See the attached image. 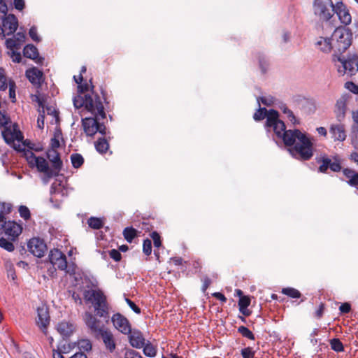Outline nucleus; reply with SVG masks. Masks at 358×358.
I'll return each mask as SVG.
<instances>
[{
	"instance_id": "nucleus-30",
	"label": "nucleus",
	"mask_w": 358,
	"mask_h": 358,
	"mask_svg": "<svg viewBox=\"0 0 358 358\" xmlns=\"http://www.w3.org/2000/svg\"><path fill=\"white\" fill-rule=\"evenodd\" d=\"M143 348V353L145 356L149 357H154L157 354L156 348L150 343H145Z\"/></svg>"
},
{
	"instance_id": "nucleus-27",
	"label": "nucleus",
	"mask_w": 358,
	"mask_h": 358,
	"mask_svg": "<svg viewBox=\"0 0 358 358\" xmlns=\"http://www.w3.org/2000/svg\"><path fill=\"white\" fill-rule=\"evenodd\" d=\"M23 53L24 57L36 59L38 57V52L37 48L34 45H27L24 48Z\"/></svg>"
},
{
	"instance_id": "nucleus-56",
	"label": "nucleus",
	"mask_w": 358,
	"mask_h": 358,
	"mask_svg": "<svg viewBox=\"0 0 358 358\" xmlns=\"http://www.w3.org/2000/svg\"><path fill=\"white\" fill-rule=\"evenodd\" d=\"M259 62L262 71L266 73L268 66L267 60L264 57H259Z\"/></svg>"
},
{
	"instance_id": "nucleus-61",
	"label": "nucleus",
	"mask_w": 358,
	"mask_h": 358,
	"mask_svg": "<svg viewBox=\"0 0 358 358\" xmlns=\"http://www.w3.org/2000/svg\"><path fill=\"white\" fill-rule=\"evenodd\" d=\"M11 57L14 62H20L21 61V55L20 52H16L15 50H11Z\"/></svg>"
},
{
	"instance_id": "nucleus-23",
	"label": "nucleus",
	"mask_w": 358,
	"mask_h": 358,
	"mask_svg": "<svg viewBox=\"0 0 358 358\" xmlns=\"http://www.w3.org/2000/svg\"><path fill=\"white\" fill-rule=\"evenodd\" d=\"M315 46L324 53H328L331 50H334V45L331 38L320 37L315 43Z\"/></svg>"
},
{
	"instance_id": "nucleus-45",
	"label": "nucleus",
	"mask_w": 358,
	"mask_h": 358,
	"mask_svg": "<svg viewBox=\"0 0 358 358\" xmlns=\"http://www.w3.org/2000/svg\"><path fill=\"white\" fill-rule=\"evenodd\" d=\"M60 136H61V132L59 131H57L55 133L54 137L51 139V142H50L51 148L50 149L56 150L57 148L59 147L60 143H59V139Z\"/></svg>"
},
{
	"instance_id": "nucleus-41",
	"label": "nucleus",
	"mask_w": 358,
	"mask_h": 358,
	"mask_svg": "<svg viewBox=\"0 0 358 358\" xmlns=\"http://www.w3.org/2000/svg\"><path fill=\"white\" fill-rule=\"evenodd\" d=\"M73 105L75 108H80L83 106L85 107V94L84 96L78 95L73 99Z\"/></svg>"
},
{
	"instance_id": "nucleus-2",
	"label": "nucleus",
	"mask_w": 358,
	"mask_h": 358,
	"mask_svg": "<svg viewBox=\"0 0 358 358\" xmlns=\"http://www.w3.org/2000/svg\"><path fill=\"white\" fill-rule=\"evenodd\" d=\"M284 143L287 145H294L289 149L292 155L303 160L310 159L313 155V143L310 140L298 129L287 130L281 137Z\"/></svg>"
},
{
	"instance_id": "nucleus-26",
	"label": "nucleus",
	"mask_w": 358,
	"mask_h": 358,
	"mask_svg": "<svg viewBox=\"0 0 358 358\" xmlns=\"http://www.w3.org/2000/svg\"><path fill=\"white\" fill-rule=\"evenodd\" d=\"M343 173L348 179V185L352 187L358 186V172L347 168L343 170Z\"/></svg>"
},
{
	"instance_id": "nucleus-44",
	"label": "nucleus",
	"mask_w": 358,
	"mask_h": 358,
	"mask_svg": "<svg viewBox=\"0 0 358 358\" xmlns=\"http://www.w3.org/2000/svg\"><path fill=\"white\" fill-rule=\"evenodd\" d=\"M260 102L267 106H271L274 103V97L272 96H266L257 98V103L259 106H260Z\"/></svg>"
},
{
	"instance_id": "nucleus-9",
	"label": "nucleus",
	"mask_w": 358,
	"mask_h": 358,
	"mask_svg": "<svg viewBox=\"0 0 358 358\" xmlns=\"http://www.w3.org/2000/svg\"><path fill=\"white\" fill-rule=\"evenodd\" d=\"M316 162L320 164L318 168V171L320 173H326L328 169L334 172H338L341 170L340 161L336 157L332 161L327 155H322L316 157Z\"/></svg>"
},
{
	"instance_id": "nucleus-16",
	"label": "nucleus",
	"mask_w": 358,
	"mask_h": 358,
	"mask_svg": "<svg viewBox=\"0 0 358 358\" xmlns=\"http://www.w3.org/2000/svg\"><path fill=\"white\" fill-rule=\"evenodd\" d=\"M2 25L5 29L6 35L13 34L17 29L18 22L16 17L13 14L4 15L2 14Z\"/></svg>"
},
{
	"instance_id": "nucleus-24",
	"label": "nucleus",
	"mask_w": 358,
	"mask_h": 358,
	"mask_svg": "<svg viewBox=\"0 0 358 358\" xmlns=\"http://www.w3.org/2000/svg\"><path fill=\"white\" fill-rule=\"evenodd\" d=\"M330 133L336 141H343L346 138L345 127L341 124L332 125L330 128Z\"/></svg>"
},
{
	"instance_id": "nucleus-48",
	"label": "nucleus",
	"mask_w": 358,
	"mask_h": 358,
	"mask_svg": "<svg viewBox=\"0 0 358 358\" xmlns=\"http://www.w3.org/2000/svg\"><path fill=\"white\" fill-rule=\"evenodd\" d=\"M250 304V299L248 296H242L238 301L239 309L248 308Z\"/></svg>"
},
{
	"instance_id": "nucleus-15",
	"label": "nucleus",
	"mask_w": 358,
	"mask_h": 358,
	"mask_svg": "<svg viewBox=\"0 0 358 358\" xmlns=\"http://www.w3.org/2000/svg\"><path fill=\"white\" fill-rule=\"evenodd\" d=\"M334 9V13H336L338 15L342 24L348 25L351 23V15L350 14L348 9L347 8L346 6L343 3V1H338L336 4H335Z\"/></svg>"
},
{
	"instance_id": "nucleus-13",
	"label": "nucleus",
	"mask_w": 358,
	"mask_h": 358,
	"mask_svg": "<svg viewBox=\"0 0 358 358\" xmlns=\"http://www.w3.org/2000/svg\"><path fill=\"white\" fill-rule=\"evenodd\" d=\"M83 320L94 336L104 329V327L101 325V322L91 313L86 312L83 315Z\"/></svg>"
},
{
	"instance_id": "nucleus-58",
	"label": "nucleus",
	"mask_w": 358,
	"mask_h": 358,
	"mask_svg": "<svg viewBox=\"0 0 358 358\" xmlns=\"http://www.w3.org/2000/svg\"><path fill=\"white\" fill-rule=\"evenodd\" d=\"M109 255L112 259H113L116 262L120 261L122 257L120 252L115 249H113L109 252Z\"/></svg>"
},
{
	"instance_id": "nucleus-43",
	"label": "nucleus",
	"mask_w": 358,
	"mask_h": 358,
	"mask_svg": "<svg viewBox=\"0 0 358 358\" xmlns=\"http://www.w3.org/2000/svg\"><path fill=\"white\" fill-rule=\"evenodd\" d=\"M280 109L284 114L287 115V117H288L290 122H292L293 124H295L296 122V117L294 115L292 111L289 110L285 105L282 106L280 107Z\"/></svg>"
},
{
	"instance_id": "nucleus-25",
	"label": "nucleus",
	"mask_w": 358,
	"mask_h": 358,
	"mask_svg": "<svg viewBox=\"0 0 358 358\" xmlns=\"http://www.w3.org/2000/svg\"><path fill=\"white\" fill-rule=\"evenodd\" d=\"M57 331L63 337L70 336L74 331V326L69 322H62L57 325Z\"/></svg>"
},
{
	"instance_id": "nucleus-53",
	"label": "nucleus",
	"mask_w": 358,
	"mask_h": 358,
	"mask_svg": "<svg viewBox=\"0 0 358 358\" xmlns=\"http://www.w3.org/2000/svg\"><path fill=\"white\" fill-rule=\"evenodd\" d=\"M29 34L31 39L34 41L39 42L41 41L40 38L37 34V29L35 27H32L30 28Z\"/></svg>"
},
{
	"instance_id": "nucleus-7",
	"label": "nucleus",
	"mask_w": 358,
	"mask_h": 358,
	"mask_svg": "<svg viewBox=\"0 0 358 358\" xmlns=\"http://www.w3.org/2000/svg\"><path fill=\"white\" fill-rule=\"evenodd\" d=\"M278 113L275 110H270L268 120L266 122L265 127L268 130L273 129L276 136L281 138L284 132H286L285 123L279 120Z\"/></svg>"
},
{
	"instance_id": "nucleus-8",
	"label": "nucleus",
	"mask_w": 358,
	"mask_h": 358,
	"mask_svg": "<svg viewBox=\"0 0 358 358\" xmlns=\"http://www.w3.org/2000/svg\"><path fill=\"white\" fill-rule=\"evenodd\" d=\"M28 161L29 164L35 165L38 171L44 173L45 176L43 180L45 182L53 176L57 175V173L49 167L48 163L42 157H36L32 152H30Z\"/></svg>"
},
{
	"instance_id": "nucleus-54",
	"label": "nucleus",
	"mask_w": 358,
	"mask_h": 358,
	"mask_svg": "<svg viewBox=\"0 0 358 358\" xmlns=\"http://www.w3.org/2000/svg\"><path fill=\"white\" fill-rule=\"evenodd\" d=\"M151 237L153 240L155 247L159 248L162 243L159 234L156 231H154L152 233Z\"/></svg>"
},
{
	"instance_id": "nucleus-21",
	"label": "nucleus",
	"mask_w": 358,
	"mask_h": 358,
	"mask_svg": "<svg viewBox=\"0 0 358 358\" xmlns=\"http://www.w3.org/2000/svg\"><path fill=\"white\" fill-rule=\"evenodd\" d=\"M43 72L38 68L33 67L26 71V76L34 85L40 86L43 82Z\"/></svg>"
},
{
	"instance_id": "nucleus-59",
	"label": "nucleus",
	"mask_w": 358,
	"mask_h": 358,
	"mask_svg": "<svg viewBox=\"0 0 358 358\" xmlns=\"http://www.w3.org/2000/svg\"><path fill=\"white\" fill-rule=\"evenodd\" d=\"M352 143L355 148H358V126L353 129Z\"/></svg>"
},
{
	"instance_id": "nucleus-51",
	"label": "nucleus",
	"mask_w": 358,
	"mask_h": 358,
	"mask_svg": "<svg viewBox=\"0 0 358 358\" xmlns=\"http://www.w3.org/2000/svg\"><path fill=\"white\" fill-rule=\"evenodd\" d=\"M44 119H45V110L43 108L42 110H39V115L37 119V127L39 129H43L44 127Z\"/></svg>"
},
{
	"instance_id": "nucleus-20",
	"label": "nucleus",
	"mask_w": 358,
	"mask_h": 358,
	"mask_svg": "<svg viewBox=\"0 0 358 358\" xmlns=\"http://www.w3.org/2000/svg\"><path fill=\"white\" fill-rule=\"evenodd\" d=\"M129 334V343L133 348L141 349L145 345V340L140 331L131 330Z\"/></svg>"
},
{
	"instance_id": "nucleus-52",
	"label": "nucleus",
	"mask_w": 358,
	"mask_h": 358,
	"mask_svg": "<svg viewBox=\"0 0 358 358\" xmlns=\"http://www.w3.org/2000/svg\"><path fill=\"white\" fill-rule=\"evenodd\" d=\"M241 355L243 358H253L255 352L252 350L250 348H245L242 349Z\"/></svg>"
},
{
	"instance_id": "nucleus-37",
	"label": "nucleus",
	"mask_w": 358,
	"mask_h": 358,
	"mask_svg": "<svg viewBox=\"0 0 358 358\" xmlns=\"http://www.w3.org/2000/svg\"><path fill=\"white\" fill-rule=\"evenodd\" d=\"M6 47L8 49L10 50H14L15 49H19L20 48V45L19 43V42H17L15 38H8L6 39Z\"/></svg>"
},
{
	"instance_id": "nucleus-4",
	"label": "nucleus",
	"mask_w": 358,
	"mask_h": 358,
	"mask_svg": "<svg viewBox=\"0 0 358 358\" xmlns=\"http://www.w3.org/2000/svg\"><path fill=\"white\" fill-rule=\"evenodd\" d=\"M335 4L333 0H314L312 12L315 19L320 22H327L334 16Z\"/></svg>"
},
{
	"instance_id": "nucleus-39",
	"label": "nucleus",
	"mask_w": 358,
	"mask_h": 358,
	"mask_svg": "<svg viewBox=\"0 0 358 358\" xmlns=\"http://www.w3.org/2000/svg\"><path fill=\"white\" fill-rule=\"evenodd\" d=\"M332 350L336 352H341L343 350V345L341 341L338 338H333L330 341Z\"/></svg>"
},
{
	"instance_id": "nucleus-57",
	"label": "nucleus",
	"mask_w": 358,
	"mask_h": 358,
	"mask_svg": "<svg viewBox=\"0 0 358 358\" xmlns=\"http://www.w3.org/2000/svg\"><path fill=\"white\" fill-rule=\"evenodd\" d=\"M345 87L354 94H358V86L352 82H347Z\"/></svg>"
},
{
	"instance_id": "nucleus-14",
	"label": "nucleus",
	"mask_w": 358,
	"mask_h": 358,
	"mask_svg": "<svg viewBox=\"0 0 358 358\" xmlns=\"http://www.w3.org/2000/svg\"><path fill=\"white\" fill-rule=\"evenodd\" d=\"M94 116L85 117L82 120L85 132L87 135L91 136L97 132V130H99V121L103 119L101 117L98 118L96 115Z\"/></svg>"
},
{
	"instance_id": "nucleus-12",
	"label": "nucleus",
	"mask_w": 358,
	"mask_h": 358,
	"mask_svg": "<svg viewBox=\"0 0 358 358\" xmlns=\"http://www.w3.org/2000/svg\"><path fill=\"white\" fill-rule=\"evenodd\" d=\"M29 251L37 257H41L47 250L44 241L38 238H31L27 245Z\"/></svg>"
},
{
	"instance_id": "nucleus-18",
	"label": "nucleus",
	"mask_w": 358,
	"mask_h": 358,
	"mask_svg": "<svg viewBox=\"0 0 358 358\" xmlns=\"http://www.w3.org/2000/svg\"><path fill=\"white\" fill-rule=\"evenodd\" d=\"M36 324L38 327L45 332L50 322V316L48 308L45 306L38 307L37 309Z\"/></svg>"
},
{
	"instance_id": "nucleus-62",
	"label": "nucleus",
	"mask_w": 358,
	"mask_h": 358,
	"mask_svg": "<svg viewBox=\"0 0 358 358\" xmlns=\"http://www.w3.org/2000/svg\"><path fill=\"white\" fill-rule=\"evenodd\" d=\"M8 7L6 3V0H0V13L4 15L7 14Z\"/></svg>"
},
{
	"instance_id": "nucleus-33",
	"label": "nucleus",
	"mask_w": 358,
	"mask_h": 358,
	"mask_svg": "<svg viewBox=\"0 0 358 358\" xmlns=\"http://www.w3.org/2000/svg\"><path fill=\"white\" fill-rule=\"evenodd\" d=\"M78 348L84 352H88L92 349V343L88 339H81L78 342Z\"/></svg>"
},
{
	"instance_id": "nucleus-1",
	"label": "nucleus",
	"mask_w": 358,
	"mask_h": 358,
	"mask_svg": "<svg viewBox=\"0 0 358 358\" xmlns=\"http://www.w3.org/2000/svg\"><path fill=\"white\" fill-rule=\"evenodd\" d=\"M334 53L332 62L338 73L343 76L352 74L357 70L358 56L355 53L345 54L352 43V33L344 27L336 28L331 36Z\"/></svg>"
},
{
	"instance_id": "nucleus-46",
	"label": "nucleus",
	"mask_w": 358,
	"mask_h": 358,
	"mask_svg": "<svg viewBox=\"0 0 358 358\" xmlns=\"http://www.w3.org/2000/svg\"><path fill=\"white\" fill-rule=\"evenodd\" d=\"M9 87V96L12 101V102H15V83L13 80H9L8 82Z\"/></svg>"
},
{
	"instance_id": "nucleus-5",
	"label": "nucleus",
	"mask_w": 358,
	"mask_h": 358,
	"mask_svg": "<svg viewBox=\"0 0 358 358\" xmlns=\"http://www.w3.org/2000/svg\"><path fill=\"white\" fill-rule=\"evenodd\" d=\"M2 135L5 141L15 150L23 151L24 150L25 142L23 141V136L17 125L6 127Z\"/></svg>"
},
{
	"instance_id": "nucleus-17",
	"label": "nucleus",
	"mask_w": 358,
	"mask_h": 358,
	"mask_svg": "<svg viewBox=\"0 0 358 358\" xmlns=\"http://www.w3.org/2000/svg\"><path fill=\"white\" fill-rule=\"evenodd\" d=\"M97 338H101L107 350L110 352H113L115 349V342L113 333L108 329L104 328L101 332L96 336Z\"/></svg>"
},
{
	"instance_id": "nucleus-19",
	"label": "nucleus",
	"mask_w": 358,
	"mask_h": 358,
	"mask_svg": "<svg viewBox=\"0 0 358 358\" xmlns=\"http://www.w3.org/2000/svg\"><path fill=\"white\" fill-rule=\"evenodd\" d=\"M3 229L6 235L15 240L22 233V227L14 221H6Z\"/></svg>"
},
{
	"instance_id": "nucleus-36",
	"label": "nucleus",
	"mask_w": 358,
	"mask_h": 358,
	"mask_svg": "<svg viewBox=\"0 0 358 358\" xmlns=\"http://www.w3.org/2000/svg\"><path fill=\"white\" fill-rule=\"evenodd\" d=\"M282 292L292 298H299L301 296V293L294 288H284Z\"/></svg>"
},
{
	"instance_id": "nucleus-35",
	"label": "nucleus",
	"mask_w": 358,
	"mask_h": 358,
	"mask_svg": "<svg viewBox=\"0 0 358 358\" xmlns=\"http://www.w3.org/2000/svg\"><path fill=\"white\" fill-rule=\"evenodd\" d=\"M89 226L94 229H99L103 226L102 220L97 217H92L88 220Z\"/></svg>"
},
{
	"instance_id": "nucleus-50",
	"label": "nucleus",
	"mask_w": 358,
	"mask_h": 358,
	"mask_svg": "<svg viewBox=\"0 0 358 358\" xmlns=\"http://www.w3.org/2000/svg\"><path fill=\"white\" fill-rule=\"evenodd\" d=\"M20 216L24 220H28L30 217V211L29 208L24 206H21L19 208Z\"/></svg>"
},
{
	"instance_id": "nucleus-55",
	"label": "nucleus",
	"mask_w": 358,
	"mask_h": 358,
	"mask_svg": "<svg viewBox=\"0 0 358 358\" xmlns=\"http://www.w3.org/2000/svg\"><path fill=\"white\" fill-rule=\"evenodd\" d=\"M6 267L8 278H11L12 280H15L16 278V274L13 265H7Z\"/></svg>"
},
{
	"instance_id": "nucleus-63",
	"label": "nucleus",
	"mask_w": 358,
	"mask_h": 358,
	"mask_svg": "<svg viewBox=\"0 0 358 358\" xmlns=\"http://www.w3.org/2000/svg\"><path fill=\"white\" fill-rule=\"evenodd\" d=\"M46 110L48 115H52L54 117H55L56 121L58 120V112L54 108L47 107Z\"/></svg>"
},
{
	"instance_id": "nucleus-42",
	"label": "nucleus",
	"mask_w": 358,
	"mask_h": 358,
	"mask_svg": "<svg viewBox=\"0 0 358 358\" xmlns=\"http://www.w3.org/2000/svg\"><path fill=\"white\" fill-rule=\"evenodd\" d=\"M0 247L8 252H11L14 250V245L13 243L4 238H0Z\"/></svg>"
},
{
	"instance_id": "nucleus-11",
	"label": "nucleus",
	"mask_w": 358,
	"mask_h": 358,
	"mask_svg": "<svg viewBox=\"0 0 358 358\" xmlns=\"http://www.w3.org/2000/svg\"><path fill=\"white\" fill-rule=\"evenodd\" d=\"M49 259L50 263L59 270L64 271L67 268L66 257L58 249L50 250Z\"/></svg>"
},
{
	"instance_id": "nucleus-10",
	"label": "nucleus",
	"mask_w": 358,
	"mask_h": 358,
	"mask_svg": "<svg viewBox=\"0 0 358 358\" xmlns=\"http://www.w3.org/2000/svg\"><path fill=\"white\" fill-rule=\"evenodd\" d=\"M111 322L114 327L123 334H129L131 327L129 321L122 314L117 313L111 317Z\"/></svg>"
},
{
	"instance_id": "nucleus-6",
	"label": "nucleus",
	"mask_w": 358,
	"mask_h": 358,
	"mask_svg": "<svg viewBox=\"0 0 358 358\" xmlns=\"http://www.w3.org/2000/svg\"><path fill=\"white\" fill-rule=\"evenodd\" d=\"M85 108L93 115H96L98 118L99 117H106L104 108L100 98L93 92L85 94Z\"/></svg>"
},
{
	"instance_id": "nucleus-38",
	"label": "nucleus",
	"mask_w": 358,
	"mask_h": 358,
	"mask_svg": "<svg viewBox=\"0 0 358 358\" xmlns=\"http://www.w3.org/2000/svg\"><path fill=\"white\" fill-rule=\"evenodd\" d=\"M8 87L7 79L5 75V71L0 68V90L5 91Z\"/></svg>"
},
{
	"instance_id": "nucleus-34",
	"label": "nucleus",
	"mask_w": 358,
	"mask_h": 358,
	"mask_svg": "<svg viewBox=\"0 0 358 358\" xmlns=\"http://www.w3.org/2000/svg\"><path fill=\"white\" fill-rule=\"evenodd\" d=\"M71 160L74 168H79L84 162L83 156L77 153L71 155Z\"/></svg>"
},
{
	"instance_id": "nucleus-29",
	"label": "nucleus",
	"mask_w": 358,
	"mask_h": 358,
	"mask_svg": "<svg viewBox=\"0 0 358 358\" xmlns=\"http://www.w3.org/2000/svg\"><path fill=\"white\" fill-rule=\"evenodd\" d=\"M95 148L99 152L104 153L108 150L109 145L105 138H101L95 143Z\"/></svg>"
},
{
	"instance_id": "nucleus-60",
	"label": "nucleus",
	"mask_w": 358,
	"mask_h": 358,
	"mask_svg": "<svg viewBox=\"0 0 358 358\" xmlns=\"http://www.w3.org/2000/svg\"><path fill=\"white\" fill-rule=\"evenodd\" d=\"M125 301L129 306L137 314L141 313V309L130 299L126 298Z\"/></svg>"
},
{
	"instance_id": "nucleus-49",
	"label": "nucleus",
	"mask_w": 358,
	"mask_h": 358,
	"mask_svg": "<svg viewBox=\"0 0 358 358\" xmlns=\"http://www.w3.org/2000/svg\"><path fill=\"white\" fill-rule=\"evenodd\" d=\"M122 358H143V357L134 350H127Z\"/></svg>"
},
{
	"instance_id": "nucleus-31",
	"label": "nucleus",
	"mask_w": 358,
	"mask_h": 358,
	"mask_svg": "<svg viewBox=\"0 0 358 358\" xmlns=\"http://www.w3.org/2000/svg\"><path fill=\"white\" fill-rule=\"evenodd\" d=\"M269 113L270 110H267L264 108L259 107V108L255 113L253 117L256 121H259L264 118H266L267 120Z\"/></svg>"
},
{
	"instance_id": "nucleus-22",
	"label": "nucleus",
	"mask_w": 358,
	"mask_h": 358,
	"mask_svg": "<svg viewBox=\"0 0 358 358\" xmlns=\"http://www.w3.org/2000/svg\"><path fill=\"white\" fill-rule=\"evenodd\" d=\"M47 156L52 164L55 172L57 174L62 166V162L60 159L59 153L55 149H50L47 152Z\"/></svg>"
},
{
	"instance_id": "nucleus-64",
	"label": "nucleus",
	"mask_w": 358,
	"mask_h": 358,
	"mask_svg": "<svg viewBox=\"0 0 358 358\" xmlns=\"http://www.w3.org/2000/svg\"><path fill=\"white\" fill-rule=\"evenodd\" d=\"M210 284H211L210 279L208 277H205L203 280V285L201 287L202 291L203 292H205Z\"/></svg>"
},
{
	"instance_id": "nucleus-3",
	"label": "nucleus",
	"mask_w": 358,
	"mask_h": 358,
	"mask_svg": "<svg viewBox=\"0 0 358 358\" xmlns=\"http://www.w3.org/2000/svg\"><path fill=\"white\" fill-rule=\"evenodd\" d=\"M83 296L86 302L92 305L97 316L103 318L109 317L110 306L102 291L90 289L85 290Z\"/></svg>"
},
{
	"instance_id": "nucleus-32",
	"label": "nucleus",
	"mask_w": 358,
	"mask_h": 358,
	"mask_svg": "<svg viewBox=\"0 0 358 358\" xmlns=\"http://www.w3.org/2000/svg\"><path fill=\"white\" fill-rule=\"evenodd\" d=\"M136 230L132 227H127L123 231V235L125 238V240L131 243L133 239L136 236Z\"/></svg>"
},
{
	"instance_id": "nucleus-28",
	"label": "nucleus",
	"mask_w": 358,
	"mask_h": 358,
	"mask_svg": "<svg viewBox=\"0 0 358 358\" xmlns=\"http://www.w3.org/2000/svg\"><path fill=\"white\" fill-rule=\"evenodd\" d=\"M336 107L337 117L339 120H341V118L344 117L345 113V99L343 97L338 100Z\"/></svg>"
},
{
	"instance_id": "nucleus-47",
	"label": "nucleus",
	"mask_w": 358,
	"mask_h": 358,
	"mask_svg": "<svg viewBox=\"0 0 358 358\" xmlns=\"http://www.w3.org/2000/svg\"><path fill=\"white\" fill-rule=\"evenodd\" d=\"M143 251L146 255H150L152 252V242L150 239H145L143 244Z\"/></svg>"
},
{
	"instance_id": "nucleus-40",
	"label": "nucleus",
	"mask_w": 358,
	"mask_h": 358,
	"mask_svg": "<svg viewBox=\"0 0 358 358\" xmlns=\"http://www.w3.org/2000/svg\"><path fill=\"white\" fill-rule=\"evenodd\" d=\"M238 331L242 334L243 336L246 337L250 340H254L255 336L252 332L244 326H241L238 329Z\"/></svg>"
}]
</instances>
